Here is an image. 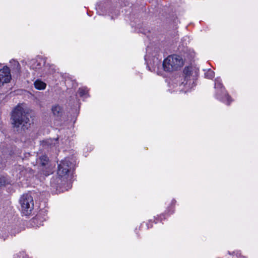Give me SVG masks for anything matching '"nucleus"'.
Instances as JSON below:
<instances>
[{
  "label": "nucleus",
  "instance_id": "nucleus-10",
  "mask_svg": "<svg viewBox=\"0 0 258 258\" xmlns=\"http://www.w3.org/2000/svg\"><path fill=\"white\" fill-rule=\"evenodd\" d=\"M51 111L55 116H59L62 113V108L58 105H54L51 108Z\"/></svg>",
  "mask_w": 258,
  "mask_h": 258
},
{
  "label": "nucleus",
  "instance_id": "nucleus-17",
  "mask_svg": "<svg viewBox=\"0 0 258 258\" xmlns=\"http://www.w3.org/2000/svg\"><path fill=\"white\" fill-rule=\"evenodd\" d=\"M236 255L237 256V258H246L245 256L241 255V253H239L238 252H237Z\"/></svg>",
  "mask_w": 258,
  "mask_h": 258
},
{
  "label": "nucleus",
  "instance_id": "nucleus-7",
  "mask_svg": "<svg viewBox=\"0 0 258 258\" xmlns=\"http://www.w3.org/2000/svg\"><path fill=\"white\" fill-rule=\"evenodd\" d=\"M192 69L191 67H186L184 68L183 71L184 76L185 77V81L186 82H182V84L183 86L188 87L191 83H194V81L190 79L191 76Z\"/></svg>",
  "mask_w": 258,
  "mask_h": 258
},
{
  "label": "nucleus",
  "instance_id": "nucleus-11",
  "mask_svg": "<svg viewBox=\"0 0 258 258\" xmlns=\"http://www.w3.org/2000/svg\"><path fill=\"white\" fill-rule=\"evenodd\" d=\"M34 85L36 89L40 90H44L46 87V84L39 80L35 81Z\"/></svg>",
  "mask_w": 258,
  "mask_h": 258
},
{
  "label": "nucleus",
  "instance_id": "nucleus-18",
  "mask_svg": "<svg viewBox=\"0 0 258 258\" xmlns=\"http://www.w3.org/2000/svg\"><path fill=\"white\" fill-rule=\"evenodd\" d=\"M222 100L223 102H226L225 100H224V98H222Z\"/></svg>",
  "mask_w": 258,
  "mask_h": 258
},
{
  "label": "nucleus",
  "instance_id": "nucleus-19",
  "mask_svg": "<svg viewBox=\"0 0 258 258\" xmlns=\"http://www.w3.org/2000/svg\"><path fill=\"white\" fill-rule=\"evenodd\" d=\"M44 174H45L46 175H48V174H49V173H47V172L44 173Z\"/></svg>",
  "mask_w": 258,
  "mask_h": 258
},
{
  "label": "nucleus",
  "instance_id": "nucleus-5",
  "mask_svg": "<svg viewBox=\"0 0 258 258\" xmlns=\"http://www.w3.org/2000/svg\"><path fill=\"white\" fill-rule=\"evenodd\" d=\"M12 79L10 70L7 67H4L0 70V87L8 83Z\"/></svg>",
  "mask_w": 258,
  "mask_h": 258
},
{
  "label": "nucleus",
  "instance_id": "nucleus-12",
  "mask_svg": "<svg viewBox=\"0 0 258 258\" xmlns=\"http://www.w3.org/2000/svg\"><path fill=\"white\" fill-rule=\"evenodd\" d=\"M57 140L55 139H49L45 141H43L42 143V146L43 147L50 146L51 148L53 146L55 145V143Z\"/></svg>",
  "mask_w": 258,
  "mask_h": 258
},
{
  "label": "nucleus",
  "instance_id": "nucleus-13",
  "mask_svg": "<svg viewBox=\"0 0 258 258\" xmlns=\"http://www.w3.org/2000/svg\"><path fill=\"white\" fill-rule=\"evenodd\" d=\"M30 67L33 70H39L41 67V63L36 60H32L30 62Z\"/></svg>",
  "mask_w": 258,
  "mask_h": 258
},
{
  "label": "nucleus",
  "instance_id": "nucleus-14",
  "mask_svg": "<svg viewBox=\"0 0 258 258\" xmlns=\"http://www.w3.org/2000/svg\"><path fill=\"white\" fill-rule=\"evenodd\" d=\"M78 94L81 97H87L88 90L86 88H80L78 92Z\"/></svg>",
  "mask_w": 258,
  "mask_h": 258
},
{
  "label": "nucleus",
  "instance_id": "nucleus-16",
  "mask_svg": "<svg viewBox=\"0 0 258 258\" xmlns=\"http://www.w3.org/2000/svg\"><path fill=\"white\" fill-rule=\"evenodd\" d=\"M7 183V180L4 177H0V186L5 185Z\"/></svg>",
  "mask_w": 258,
  "mask_h": 258
},
{
  "label": "nucleus",
  "instance_id": "nucleus-6",
  "mask_svg": "<svg viewBox=\"0 0 258 258\" xmlns=\"http://www.w3.org/2000/svg\"><path fill=\"white\" fill-rule=\"evenodd\" d=\"M36 165L42 167V169L49 168V160L48 158L45 155H41L38 156L36 159Z\"/></svg>",
  "mask_w": 258,
  "mask_h": 258
},
{
  "label": "nucleus",
  "instance_id": "nucleus-2",
  "mask_svg": "<svg viewBox=\"0 0 258 258\" xmlns=\"http://www.w3.org/2000/svg\"><path fill=\"white\" fill-rule=\"evenodd\" d=\"M183 60L181 56L174 54L168 56L163 62L165 71L172 72L177 71L183 66Z\"/></svg>",
  "mask_w": 258,
  "mask_h": 258
},
{
  "label": "nucleus",
  "instance_id": "nucleus-8",
  "mask_svg": "<svg viewBox=\"0 0 258 258\" xmlns=\"http://www.w3.org/2000/svg\"><path fill=\"white\" fill-rule=\"evenodd\" d=\"M215 88L216 89H219L220 93H221L224 96L225 98L227 101L226 103L227 104H229L230 102L231 101V99H230V97L229 96V95L226 94L224 89L223 88V86L221 84V80L219 78L215 79Z\"/></svg>",
  "mask_w": 258,
  "mask_h": 258
},
{
  "label": "nucleus",
  "instance_id": "nucleus-3",
  "mask_svg": "<svg viewBox=\"0 0 258 258\" xmlns=\"http://www.w3.org/2000/svg\"><path fill=\"white\" fill-rule=\"evenodd\" d=\"M21 211L25 215H28L33 209L34 202L32 197L28 194L23 195L20 200Z\"/></svg>",
  "mask_w": 258,
  "mask_h": 258
},
{
  "label": "nucleus",
  "instance_id": "nucleus-1",
  "mask_svg": "<svg viewBox=\"0 0 258 258\" xmlns=\"http://www.w3.org/2000/svg\"><path fill=\"white\" fill-rule=\"evenodd\" d=\"M28 110L23 105H17L13 110L11 115L12 123L17 131L28 128L30 125Z\"/></svg>",
  "mask_w": 258,
  "mask_h": 258
},
{
  "label": "nucleus",
  "instance_id": "nucleus-9",
  "mask_svg": "<svg viewBox=\"0 0 258 258\" xmlns=\"http://www.w3.org/2000/svg\"><path fill=\"white\" fill-rule=\"evenodd\" d=\"M12 70L16 73H20L21 67L19 62L15 60L10 61Z\"/></svg>",
  "mask_w": 258,
  "mask_h": 258
},
{
  "label": "nucleus",
  "instance_id": "nucleus-4",
  "mask_svg": "<svg viewBox=\"0 0 258 258\" xmlns=\"http://www.w3.org/2000/svg\"><path fill=\"white\" fill-rule=\"evenodd\" d=\"M73 165L68 159H65L58 165L57 174L61 177H66L71 171Z\"/></svg>",
  "mask_w": 258,
  "mask_h": 258
},
{
  "label": "nucleus",
  "instance_id": "nucleus-15",
  "mask_svg": "<svg viewBox=\"0 0 258 258\" xmlns=\"http://www.w3.org/2000/svg\"><path fill=\"white\" fill-rule=\"evenodd\" d=\"M205 77L209 79H212L214 77V72L210 69H209L205 74Z\"/></svg>",
  "mask_w": 258,
  "mask_h": 258
}]
</instances>
